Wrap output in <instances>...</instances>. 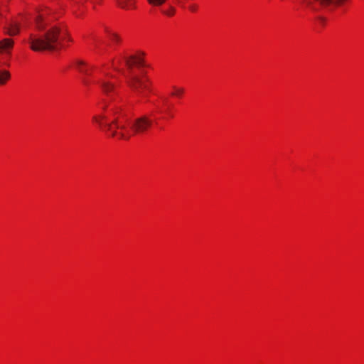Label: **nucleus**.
I'll list each match as a JSON object with an SVG mask.
<instances>
[{
    "label": "nucleus",
    "instance_id": "6",
    "mask_svg": "<svg viewBox=\"0 0 364 364\" xmlns=\"http://www.w3.org/2000/svg\"><path fill=\"white\" fill-rule=\"evenodd\" d=\"M97 83L102 89V91L107 96H109L115 90V85L108 79L100 80Z\"/></svg>",
    "mask_w": 364,
    "mask_h": 364
},
{
    "label": "nucleus",
    "instance_id": "7",
    "mask_svg": "<svg viewBox=\"0 0 364 364\" xmlns=\"http://www.w3.org/2000/svg\"><path fill=\"white\" fill-rule=\"evenodd\" d=\"M105 118H106L105 115L101 114L93 115L92 119V122L96 123L100 129H102L106 133H107L109 136L112 137L110 134V132H108L106 129V125L108 124L109 122L104 123V120L105 119ZM112 121V119L109 122V123Z\"/></svg>",
    "mask_w": 364,
    "mask_h": 364
},
{
    "label": "nucleus",
    "instance_id": "2",
    "mask_svg": "<svg viewBox=\"0 0 364 364\" xmlns=\"http://www.w3.org/2000/svg\"><path fill=\"white\" fill-rule=\"evenodd\" d=\"M143 55V53H139L129 57H124L125 64L129 70V75L127 76V84L139 95H143L144 90H149V80L144 73L141 72V75H139L136 74L133 70L134 67L140 68L146 66Z\"/></svg>",
    "mask_w": 364,
    "mask_h": 364
},
{
    "label": "nucleus",
    "instance_id": "11",
    "mask_svg": "<svg viewBox=\"0 0 364 364\" xmlns=\"http://www.w3.org/2000/svg\"><path fill=\"white\" fill-rule=\"evenodd\" d=\"M76 67L80 72L85 73L86 75H89L88 69L87 68L86 65L84 61L77 60L76 62Z\"/></svg>",
    "mask_w": 364,
    "mask_h": 364
},
{
    "label": "nucleus",
    "instance_id": "12",
    "mask_svg": "<svg viewBox=\"0 0 364 364\" xmlns=\"http://www.w3.org/2000/svg\"><path fill=\"white\" fill-rule=\"evenodd\" d=\"M108 34H109V37L110 40L112 42L119 43L121 41L120 37L117 33L108 32Z\"/></svg>",
    "mask_w": 364,
    "mask_h": 364
},
{
    "label": "nucleus",
    "instance_id": "4",
    "mask_svg": "<svg viewBox=\"0 0 364 364\" xmlns=\"http://www.w3.org/2000/svg\"><path fill=\"white\" fill-rule=\"evenodd\" d=\"M51 11L46 6H41L36 9V15L35 21L37 28L42 30L45 26L48 24L50 21L47 19L46 16L50 14Z\"/></svg>",
    "mask_w": 364,
    "mask_h": 364
},
{
    "label": "nucleus",
    "instance_id": "21",
    "mask_svg": "<svg viewBox=\"0 0 364 364\" xmlns=\"http://www.w3.org/2000/svg\"><path fill=\"white\" fill-rule=\"evenodd\" d=\"M114 69H115L116 70L121 71V70H120L119 69H118L117 68H114Z\"/></svg>",
    "mask_w": 364,
    "mask_h": 364
},
{
    "label": "nucleus",
    "instance_id": "1",
    "mask_svg": "<svg viewBox=\"0 0 364 364\" xmlns=\"http://www.w3.org/2000/svg\"><path fill=\"white\" fill-rule=\"evenodd\" d=\"M112 121L106 125L112 138L127 141L132 136L142 134L152 126V120L146 115L135 118L130 123L124 115L122 114V108L114 107Z\"/></svg>",
    "mask_w": 364,
    "mask_h": 364
},
{
    "label": "nucleus",
    "instance_id": "15",
    "mask_svg": "<svg viewBox=\"0 0 364 364\" xmlns=\"http://www.w3.org/2000/svg\"><path fill=\"white\" fill-rule=\"evenodd\" d=\"M175 12V10L173 7H170L168 10H164L163 13L168 16H172L173 15Z\"/></svg>",
    "mask_w": 364,
    "mask_h": 364
},
{
    "label": "nucleus",
    "instance_id": "14",
    "mask_svg": "<svg viewBox=\"0 0 364 364\" xmlns=\"http://www.w3.org/2000/svg\"><path fill=\"white\" fill-rule=\"evenodd\" d=\"M174 92L171 94L173 96H181L183 94L184 90L183 88H178L173 87Z\"/></svg>",
    "mask_w": 364,
    "mask_h": 364
},
{
    "label": "nucleus",
    "instance_id": "8",
    "mask_svg": "<svg viewBox=\"0 0 364 364\" xmlns=\"http://www.w3.org/2000/svg\"><path fill=\"white\" fill-rule=\"evenodd\" d=\"M14 46V41L10 38H4L0 41V53H10Z\"/></svg>",
    "mask_w": 364,
    "mask_h": 364
},
{
    "label": "nucleus",
    "instance_id": "13",
    "mask_svg": "<svg viewBox=\"0 0 364 364\" xmlns=\"http://www.w3.org/2000/svg\"><path fill=\"white\" fill-rule=\"evenodd\" d=\"M166 0H147L149 4L155 6H161Z\"/></svg>",
    "mask_w": 364,
    "mask_h": 364
},
{
    "label": "nucleus",
    "instance_id": "3",
    "mask_svg": "<svg viewBox=\"0 0 364 364\" xmlns=\"http://www.w3.org/2000/svg\"><path fill=\"white\" fill-rule=\"evenodd\" d=\"M63 34L59 27L53 26L40 35L31 34L28 43L34 51L55 50L62 46Z\"/></svg>",
    "mask_w": 364,
    "mask_h": 364
},
{
    "label": "nucleus",
    "instance_id": "18",
    "mask_svg": "<svg viewBox=\"0 0 364 364\" xmlns=\"http://www.w3.org/2000/svg\"><path fill=\"white\" fill-rule=\"evenodd\" d=\"M106 76L108 77H112V75H109V74H107Z\"/></svg>",
    "mask_w": 364,
    "mask_h": 364
},
{
    "label": "nucleus",
    "instance_id": "9",
    "mask_svg": "<svg viewBox=\"0 0 364 364\" xmlns=\"http://www.w3.org/2000/svg\"><path fill=\"white\" fill-rule=\"evenodd\" d=\"M6 30V33L9 36H15L19 32V26L16 22L11 23L8 26L5 28Z\"/></svg>",
    "mask_w": 364,
    "mask_h": 364
},
{
    "label": "nucleus",
    "instance_id": "17",
    "mask_svg": "<svg viewBox=\"0 0 364 364\" xmlns=\"http://www.w3.org/2000/svg\"><path fill=\"white\" fill-rule=\"evenodd\" d=\"M189 9L193 12H196L198 9V6L196 4H191L189 6Z\"/></svg>",
    "mask_w": 364,
    "mask_h": 364
},
{
    "label": "nucleus",
    "instance_id": "5",
    "mask_svg": "<svg viewBox=\"0 0 364 364\" xmlns=\"http://www.w3.org/2000/svg\"><path fill=\"white\" fill-rule=\"evenodd\" d=\"M346 0H306V4L309 6L313 11H316V8L314 7L313 1L318 2L321 6L326 8L330 5L339 6L341 5Z\"/></svg>",
    "mask_w": 364,
    "mask_h": 364
},
{
    "label": "nucleus",
    "instance_id": "10",
    "mask_svg": "<svg viewBox=\"0 0 364 364\" xmlns=\"http://www.w3.org/2000/svg\"><path fill=\"white\" fill-rule=\"evenodd\" d=\"M10 77L11 74L9 71L6 70H0V85L6 84Z\"/></svg>",
    "mask_w": 364,
    "mask_h": 364
},
{
    "label": "nucleus",
    "instance_id": "19",
    "mask_svg": "<svg viewBox=\"0 0 364 364\" xmlns=\"http://www.w3.org/2000/svg\"><path fill=\"white\" fill-rule=\"evenodd\" d=\"M83 82H84L85 84H86V85H87V84H88V82H87V80H83Z\"/></svg>",
    "mask_w": 364,
    "mask_h": 364
},
{
    "label": "nucleus",
    "instance_id": "16",
    "mask_svg": "<svg viewBox=\"0 0 364 364\" xmlns=\"http://www.w3.org/2000/svg\"><path fill=\"white\" fill-rule=\"evenodd\" d=\"M118 4L122 9H127L128 5L127 1L125 0L119 1Z\"/></svg>",
    "mask_w": 364,
    "mask_h": 364
},
{
    "label": "nucleus",
    "instance_id": "20",
    "mask_svg": "<svg viewBox=\"0 0 364 364\" xmlns=\"http://www.w3.org/2000/svg\"><path fill=\"white\" fill-rule=\"evenodd\" d=\"M68 40L69 41H72V38H71L70 36H68Z\"/></svg>",
    "mask_w": 364,
    "mask_h": 364
}]
</instances>
